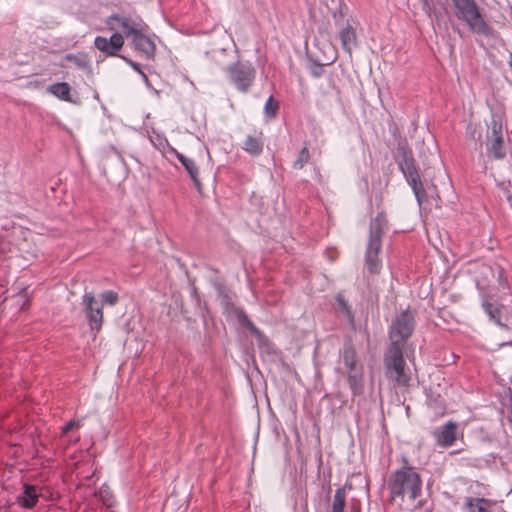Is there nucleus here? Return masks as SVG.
<instances>
[{
	"label": "nucleus",
	"instance_id": "obj_1",
	"mask_svg": "<svg viewBox=\"0 0 512 512\" xmlns=\"http://www.w3.org/2000/svg\"><path fill=\"white\" fill-rule=\"evenodd\" d=\"M422 486L420 474L406 457H402V466L389 476L387 482L391 497L414 501L422 495Z\"/></svg>",
	"mask_w": 512,
	"mask_h": 512
},
{
	"label": "nucleus",
	"instance_id": "obj_2",
	"mask_svg": "<svg viewBox=\"0 0 512 512\" xmlns=\"http://www.w3.org/2000/svg\"><path fill=\"white\" fill-rule=\"evenodd\" d=\"M450 2L453 15L465 23L472 33L485 37L493 35L494 29L485 19L483 10L476 0H450Z\"/></svg>",
	"mask_w": 512,
	"mask_h": 512
},
{
	"label": "nucleus",
	"instance_id": "obj_3",
	"mask_svg": "<svg viewBox=\"0 0 512 512\" xmlns=\"http://www.w3.org/2000/svg\"><path fill=\"white\" fill-rule=\"evenodd\" d=\"M387 227L384 213H378L370 222L369 239L365 253V265L369 273L378 274L382 268L378 254L382 247V236Z\"/></svg>",
	"mask_w": 512,
	"mask_h": 512
},
{
	"label": "nucleus",
	"instance_id": "obj_4",
	"mask_svg": "<svg viewBox=\"0 0 512 512\" xmlns=\"http://www.w3.org/2000/svg\"><path fill=\"white\" fill-rule=\"evenodd\" d=\"M397 164L400 171L403 173L407 183L412 188L414 195L419 204H421L426 198V191L419 171L415 165V159L412 151L404 143H399L397 147Z\"/></svg>",
	"mask_w": 512,
	"mask_h": 512
},
{
	"label": "nucleus",
	"instance_id": "obj_5",
	"mask_svg": "<svg viewBox=\"0 0 512 512\" xmlns=\"http://www.w3.org/2000/svg\"><path fill=\"white\" fill-rule=\"evenodd\" d=\"M415 324V317L409 309H406L396 315L388 330L390 339L389 346H396L404 349L407 340L411 337L415 329Z\"/></svg>",
	"mask_w": 512,
	"mask_h": 512
},
{
	"label": "nucleus",
	"instance_id": "obj_6",
	"mask_svg": "<svg viewBox=\"0 0 512 512\" xmlns=\"http://www.w3.org/2000/svg\"><path fill=\"white\" fill-rule=\"evenodd\" d=\"M403 348L388 346L384 354V365L386 375L394 380L399 386H408L410 374L406 371V363L403 357Z\"/></svg>",
	"mask_w": 512,
	"mask_h": 512
},
{
	"label": "nucleus",
	"instance_id": "obj_7",
	"mask_svg": "<svg viewBox=\"0 0 512 512\" xmlns=\"http://www.w3.org/2000/svg\"><path fill=\"white\" fill-rule=\"evenodd\" d=\"M229 82L242 93H247L254 83L256 70L249 61H237L226 68Z\"/></svg>",
	"mask_w": 512,
	"mask_h": 512
},
{
	"label": "nucleus",
	"instance_id": "obj_8",
	"mask_svg": "<svg viewBox=\"0 0 512 512\" xmlns=\"http://www.w3.org/2000/svg\"><path fill=\"white\" fill-rule=\"evenodd\" d=\"M106 23L111 30L121 28L126 37L130 38L141 30H147V25L139 16L132 17L112 14L108 17Z\"/></svg>",
	"mask_w": 512,
	"mask_h": 512
},
{
	"label": "nucleus",
	"instance_id": "obj_9",
	"mask_svg": "<svg viewBox=\"0 0 512 512\" xmlns=\"http://www.w3.org/2000/svg\"><path fill=\"white\" fill-rule=\"evenodd\" d=\"M84 312L92 331H100L103 323V305L92 292H85L82 297Z\"/></svg>",
	"mask_w": 512,
	"mask_h": 512
},
{
	"label": "nucleus",
	"instance_id": "obj_10",
	"mask_svg": "<svg viewBox=\"0 0 512 512\" xmlns=\"http://www.w3.org/2000/svg\"><path fill=\"white\" fill-rule=\"evenodd\" d=\"M94 45L105 56H116L124 45V38L119 33H114L109 39L97 36L94 40Z\"/></svg>",
	"mask_w": 512,
	"mask_h": 512
},
{
	"label": "nucleus",
	"instance_id": "obj_11",
	"mask_svg": "<svg viewBox=\"0 0 512 512\" xmlns=\"http://www.w3.org/2000/svg\"><path fill=\"white\" fill-rule=\"evenodd\" d=\"M457 427V423L449 421L437 428L433 433L437 444L441 447L452 446L456 441Z\"/></svg>",
	"mask_w": 512,
	"mask_h": 512
},
{
	"label": "nucleus",
	"instance_id": "obj_12",
	"mask_svg": "<svg viewBox=\"0 0 512 512\" xmlns=\"http://www.w3.org/2000/svg\"><path fill=\"white\" fill-rule=\"evenodd\" d=\"M145 32L146 30H141L131 39L134 49L142 53L147 59H150L154 57L156 46Z\"/></svg>",
	"mask_w": 512,
	"mask_h": 512
},
{
	"label": "nucleus",
	"instance_id": "obj_13",
	"mask_svg": "<svg viewBox=\"0 0 512 512\" xmlns=\"http://www.w3.org/2000/svg\"><path fill=\"white\" fill-rule=\"evenodd\" d=\"M170 151L176 156V158L180 161V163L185 168L186 172L188 173L190 179L193 181L195 187L198 191L201 190L202 184L199 179V169L195 161L184 154L178 152L174 148H170Z\"/></svg>",
	"mask_w": 512,
	"mask_h": 512
},
{
	"label": "nucleus",
	"instance_id": "obj_14",
	"mask_svg": "<svg viewBox=\"0 0 512 512\" xmlns=\"http://www.w3.org/2000/svg\"><path fill=\"white\" fill-rule=\"evenodd\" d=\"M264 147L263 133L261 131H254L253 134L246 136L243 142V150L249 155L256 157L259 156Z\"/></svg>",
	"mask_w": 512,
	"mask_h": 512
},
{
	"label": "nucleus",
	"instance_id": "obj_15",
	"mask_svg": "<svg viewBox=\"0 0 512 512\" xmlns=\"http://www.w3.org/2000/svg\"><path fill=\"white\" fill-rule=\"evenodd\" d=\"M39 496L40 493L36 486L24 484L23 493L17 497V503L25 509H32L36 506Z\"/></svg>",
	"mask_w": 512,
	"mask_h": 512
},
{
	"label": "nucleus",
	"instance_id": "obj_16",
	"mask_svg": "<svg viewBox=\"0 0 512 512\" xmlns=\"http://www.w3.org/2000/svg\"><path fill=\"white\" fill-rule=\"evenodd\" d=\"M494 503L485 498L467 497L464 503L465 512H494Z\"/></svg>",
	"mask_w": 512,
	"mask_h": 512
},
{
	"label": "nucleus",
	"instance_id": "obj_17",
	"mask_svg": "<svg viewBox=\"0 0 512 512\" xmlns=\"http://www.w3.org/2000/svg\"><path fill=\"white\" fill-rule=\"evenodd\" d=\"M340 40L343 50L351 55L352 49L357 46V34L355 29L348 24L340 31Z\"/></svg>",
	"mask_w": 512,
	"mask_h": 512
},
{
	"label": "nucleus",
	"instance_id": "obj_18",
	"mask_svg": "<svg viewBox=\"0 0 512 512\" xmlns=\"http://www.w3.org/2000/svg\"><path fill=\"white\" fill-rule=\"evenodd\" d=\"M348 383L353 395H361L364 389L362 368L348 371Z\"/></svg>",
	"mask_w": 512,
	"mask_h": 512
},
{
	"label": "nucleus",
	"instance_id": "obj_19",
	"mask_svg": "<svg viewBox=\"0 0 512 512\" xmlns=\"http://www.w3.org/2000/svg\"><path fill=\"white\" fill-rule=\"evenodd\" d=\"M487 152L495 159H501L505 156L503 136H496L487 139Z\"/></svg>",
	"mask_w": 512,
	"mask_h": 512
},
{
	"label": "nucleus",
	"instance_id": "obj_20",
	"mask_svg": "<svg viewBox=\"0 0 512 512\" xmlns=\"http://www.w3.org/2000/svg\"><path fill=\"white\" fill-rule=\"evenodd\" d=\"M342 359L348 371L357 370L356 351L351 343H345L342 350Z\"/></svg>",
	"mask_w": 512,
	"mask_h": 512
},
{
	"label": "nucleus",
	"instance_id": "obj_21",
	"mask_svg": "<svg viewBox=\"0 0 512 512\" xmlns=\"http://www.w3.org/2000/svg\"><path fill=\"white\" fill-rule=\"evenodd\" d=\"M230 314H233L238 322L247 328L253 335H260L259 329L253 324V322L248 318L245 311L239 307L234 309Z\"/></svg>",
	"mask_w": 512,
	"mask_h": 512
},
{
	"label": "nucleus",
	"instance_id": "obj_22",
	"mask_svg": "<svg viewBox=\"0 0 512 512\" xmlns=\"http://www.w3.org/2000/svg\"><path fill=\"white\" fill-rule=\"evenodd\" d=\"M335 309L338 313H340L343 317H345L350 324L354 322V315L351 311V307L348 305L347 301L341 294H338L335 297Z\"/></svg>",
	"mask_w": 512,
	"mask_h": 512
},
{
	"label": "nucleus",
	"instance_id": "obj_23",
	"mask_svg": "<svg viewBox=\"0 0 512 512\" xmlns=\"http://www.w3.org/2000/svg\"><path fill=\"white\" fill-rule=\"evenodd\" d=\"M48 91L60 100L70 101V86L66 82L52 84Z\"/></svg>",
	"mask_w": 512,
	"mask_h": 512
},
{
	"label": "nucleus",
	"instance_id": "obj_24",
	"mask_svg": "<svg viewBox=\"0 0 512 512\" xmlns=\"http://www.w3.org/2000/svg\"><path fill=\"white\" fill-rule=\"evenodd\" d=\"M482 307L491 321H493L495 324H497L498 326H500L502 328H506V325H504L500 320V317H499L500 310L498 307L494 306L487 299H483Z\"/></svg>",
	"mask_w": 512,
	"mask_h": 512
},
{
	"label": "nucleus",
	"instance_id": "obj_25",
	"mask_svg": "<svg viewBox=\"0 0 512 512\" xmlns=\"http://www.w3.org/2000/svg\"><path fill=\"white\" fill-rule=\"evenodd\" d=\"M95 496L102 502L107 508H111L115 504V498L110 488L106 485L101 486L96 492Z\"/></svg>",
	"mask_w": 512,
	"mask_h": 512
},
{
	"label": "nucleus",
	"instance_id": "obj_26",
	"mask_svg": "<svg viewBox=\"0 0 512 512\" xmlns=\"http://www.w3.org/2000/svg\"><path fill=\"white\" fill-rule=\"evenodd\" d=\"M346 505V494L343 488H338L335 491L331 512H344Z\"/></svg>",
	"mask_w": 512,
	"mask_h": 512
},
{
	"label": "nucleus",
	"instance_id": "obj_27",
	"mask_svg": "<svg viewBox=\"0 0 512 512\" xmlns=\"http://www.w3.org/2000/svg\"><path fill=\"white\" fill-rule=\"evenodd\" d=\"M309 159H310L309 150H308L307 146H304L300 150L297 159L293 162L292 167L296 170H301L305 166V164L308 163Z\"/></svg>",
	"mask_w": 512,
	"mask_h": 512
},
{
	"label": "nucleus",
	"instance_id": "obj_28",
	"mask_svg": "<svg viewBox=\"0 0 512 512\" xmlns=\"http://www.w3.org/2000/svg\"><path fill=\"white\" fill-rule=\"evenodd\" d=\"M496 136H503V127L502 123L498 119H496V117L493 116L489 126L487 139L494 138Z\"/></svg>",
	"mask_w": 512,
	"mask_h": 512
},
{
	"label": "nucleus",
	"instance_id": "obj_29",
	"mask_svg": "<svg viewBox=\"0 0 512 512\" xmlns=\"http://www.w3.org/2000/svg\"><path fill=\"white\" fill-rule=\"evenodd\" d=\"M118 299L119 296L116 292H114L113 290H106L100 294L99 301L100 303H102V305L108 304L110 306H114L118 302Z\"/></svg>",
	"mask_w": 512,
	"mask_h": 512
},
{
	"label": "nucleus",
	"instance_id": "obj_30",
	"mask_svg": "<svg viewBox=\"0 0 512 512\" xmlns=\"http://www.w3.org/2000/svg\"><path fill=\"white\" fill-rule=\"evenodd\" d=\"M279 104L274 100L273 96H270L264 106V113L268 118H274L277 115Z\"/></svg>",
	"mask_w": 512,
	"mask_h": 512
},
{
	"label": "nucleus",
	"instance_id": "obj_31",
	"mask_svg": "<svg viewBox=\"0 0 512 512\" xmlns=\"http://www.w3.org/2000/svg\"><path fill=\"white\" fill-rule=\"evenodd\" d=\"M82 426V421L81 420H71L69 421L67 424H65L63 427H62V431H61V439L64 440L66 437H67V434L74 430V429H78Z\"/></svg>",
	"mask_w": 512,
	"mask_h": 512
},
{
	"label": "nucleus",
	"instance_id": "obj_32",
	"mask_svg": "<svg viewBox=\"0 0 512 512\" xmlns=\"http://www.w3.org/2000/svg\"><path fill=\"white\" fill-rule=\"evenodd\" d=\"M220 303L224 309L225 312L227 313H231L234 309L237 308V306L234 305V303L232 302V298L230 296V294L228 296H225L224 298H222L220 300Z\"/></svg>",
	"mask_w": 512,
	"mask_h": 512
},
{
	"label": "nucleus",
	"instance_id": "obj_33",
	"mask_svg": "<svg viewBox=\"0 0 512 512\" xmlns=\"http://www.w3.org/2000/svg\"><path fill=\"white\" fill-rule=\"evenodd\" d=\"M66 59L70 62H73L80 68H84L87 66V60L85 59V57H79L74 54H67Z\"/></svg>",
	"mask_w": 512,
	"mask_h": 512
},
{
	"label": "nucleus",
	"instance_id": "obj_34",
	"mask_svg": "<svg viewBox=\"0 0 512 512\" xmlns=\"http://www.w3.org/2000/svg\"><path fill=\"white\" fill-rule=\"evenodd\" d=\"M423 11L430 17L435 10L433 0H420Z\"/></svg>",
	"mask_w": 512,
	"mask_h": 512
},
{
	"label": "nucleus",
	"instance_id": "obj_35",
	"mask_svg": "<svg viewBox=\"0 0 512 512\" xmlns=\"http://www.w3.org/2000/svg\"><path fill=\"white\" fill-rule=\"evenodd\" d=\"M323 65L314 63L310 66V73L313 77L318 78L323 75Z\"/></svg>",
	"mask_w": 512,
	"mask_h": 512
},
{
	"label": "nucleus",
	"instance_id": "obj_36",
	"mask_svg": "<svg viewBox=\"0 0 512 512\" xmlns=\"http://www.w3.org/2000/svg\"><path fill=\"white\" fill-rule=\"evenodd\" d=\"M215 289L217 291V295L219 299L221 300L225 296H228L230 294L229 290L226 288V286L222 283H216Z\"/></svg>",
	"mask_w": 512,
	"mask_h": 512
},
{
	"label": "nucleus",
	"instance_id": "obj_37",
	"mask_svg": "<svg viewBox=\"0 0 512 512\" xmlns=\"http://www.w3.org/2000/svg\"><path fill=\"white\" fill-rule=\"evenodd\" d=\"M497 271H498V282H499L500 286H502L504 288L507 287V280L504 277V269L501 267H497Z\"/></svg>",
	"mask_w": 512,
	"mask_h": 512
},
{
	"label": "nucleus",
	"instance_id": "obj_38",
	"mask_svg": "<svg viewBox=\"0 0 512 512\" xmlns=\"http://www.w3.org/2000/svg\"><path fill=\"white\" fill-rule=\"evenodd\" d=\"M124 59H125V61H126V62H127V63H128V64H129V65H130L134 70H135V71H137L138 73H140V74L142 75V77H143L145 80H147V76H146V75L141 71L140 66H139V64H138V63H136V62H134V61H132V60L126 59V58H124Z\"/></svg>",
	"mask_w": 512,
	"mask_h": 512
},
{
	"label": "nucleus",
	"instance_id": "obj_39",
	"mask_svg": "<svg viewBox=\"0 0 512 512\" xmlns=\"http://www.w3.org/2000/svg\"><path fill=\"white\" fill-rule=\"evenodd\" d=\"M344 13L341 8H339L337 11L333 12V19L335 23L337 24L339 20L343 19Z\"/></svg>",
	"mask_w": 512,
	"mask_h": 512
},
{
	"label": "nucleus",
	"instance_id": "obj_40",
	"mask_svg": "<svg viewBox=\"0 0 512 512\" xmlns=\"http://www.w3.org/2000/svg\"><path fill=\"white\" fill-rule=\"evenodd\" d=\"M483 270H484L485 274H491V275L494 274L491 267L485 266V267H483Z\"/></svg>",
	"mask_w": 512,
	"mask_h": 512
},
{
	"label": "nucleus",
	"instance_id": "obj_41",
	"mask_svg": "<svg viewBox=\"0 0 512 512\" xmlns=\"http://www.w3.org/2000/svg\"><path fill=\"white\" fill-rule=\"evenodd\" d=\"M77 441H79V437H76L75 439L67 438L66 443L69 444V443H72V442L74 443V442H77Z\"/></svg>",
	"mask_w": 512,
	"mask_h": 512
},
{
	"label": "nucleus",
	"instance_id": "obj_42",
	"mask_svg": "<svg viewBox=\"0 0 512 512\" xmlns=\"http://www.w3.org/2000/svg\"><path fill=\"white\" fill-rule=\"evenodd\" d=\"M509 66L512 70V51L510 52V55H509Z\"/></svg>",
	"mask_w": 512,
	"mask_h": 512
},
{
	"label": "nucleus",
	"instance_id": "obj_43",
	"mask_svg": "<svg viewBox=\"0 0 512 512\" xmlns=\"http://www.w3.org/2000/svg\"><path fill=\"white\" fill-rule=\"evenodd\" d=\"M507 199H508L509 202H511L512 201V194L507 193Z\"/></svg>",
	"mask_w": 512,
	"mask_h": 512
}]
</instances>
